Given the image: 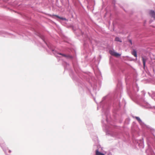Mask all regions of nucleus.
<instances>
[{
  "label": "nucleus",
  "mask_w": 155,
  "mask_h": 155,
  "mask_svg": "<svg viewBox=\"0 0 155 155\" xmlns=\"http://www.w3.org/2000/svg\"><path fill=\"white\" fill-rule=\"evenodd\" d=\"M149 14L152 17L155 18V12L153 10H150L149 12Z\"/></svg>",
  "instance_id": "obj_3"
},
{
  "label": "nucleus",
  "mask_w": 155,
  "mask_h": 155,
  "mask_svg": "<svg viewBox=\"0 0 155 155\" xmlns=\"http://www.w3.org/2000/svg\"><path fill=\"white\" fill-rule=\"evenodd\" d=\"M59 54L60 55H61L64 56V57H67V56L65 54H61V53H60Z\"/></svg>",
  "instance_id": "obj_9"
},
{
  "label": "nucleus",
  "mask_w": 155,
  "mask_h": 155,
  "mask_svg": "<svg viewBox=\"0 0 155 155\" xmlns=\"http://www.w3.org/2000/svg\"><path fill=\"white\" fill-rule=\"evenodd\" d=\"M135 118L137 120V121L139 123H140L141 122V119H140V118L139 117H135Z\"/></svg>",
  "instance_id": "obj_7"
},
{
  "label": "nucleus",
  "mask_w": 155,
  "mask_h": 155,
  "mask_svg": "<svg viewBox=\"0 0 155 155\" xmlns=\"http://www.w3.org/2000/svg\"><path fill=\"white\" fill-rule=\"evenodd\" d=\"M109 53L111 55L114 56L116 57H118L120 55V54H119L117 53L114 51L112 50L110 51Z\"/></svg>",
  "instance_id": "obj_2"
},
{
  "label": "nucleus",
  "mask_w": 155,
  "mask_h": 155,
  "mask_svg": "<svg viewBox=\"0 0 155 155\" xmlns=\"http://www.w3.org/2000/svg\"><path fill=\"white\" fill-rule=\"evenodd\" d=\"M54 16H56V17H57V18H60L62 20H66L67 19L65 18H62V17H61L57 15H54Z\"/></svg>",
  "instance_id": "obj_6"
},
{
  "label": "nucleus",
  "mask_w": 155,
  "mask_h": 155,
  "mask_svg": "<svg viewBox=\"0 0 155 155\" xmlns=\"http://www.w3.org/2000/svg\"><path fill=\"white\" fill-rule=\"evenodd\" d=\"M97 155H104V154L100 153L97 151Z\"/></svg>",
  "instance_id": "obj_8"
},
{
  "label": "nucleus",
  "mask_w": 155,
  "mask_h": 155,
  "mask_svg": "<svg viewBox=\"0 0 155 155\" xmlns=\"http://www.w3.org/2000/svg\"><path fill=\"white\" fill-rule=\"evenodd\" d=\"M132 54L134 57H137V51L135 50H133L131 52Z\"/></svg>",
  "instance_id": "obj_4"
},
{
  "label": "nucleus",
  "mask_w": 155,
  "mask_h": 155,
  "mask_svg": "<svg viewBox=\"0 0 155 155\" xmlns=\"http://www.w3.org/2000/svg\"><path fill=\"white\" fill-rule=\"evenodd\" d=\"M115 41H119L120 42H122V41L118 37H116L115 38Z\"/></svg>",
  "instance_id": "obj_5"
},
{
  "label": "nucleus",
  "mask_w": 155,
  "mask_h": 155,
  "mask_svg": "<svg viewBox=\"0 0 155 155\" xmlns=\"http://www.w3.org/2000/svg\"><path fill=\"white\" fill-rule=\"evenodd\" d=\"M96 155H97V150H95Z\"/></svg>",
  "instance_id": "obj_10"
},
{
  "label": "nucleus",
  "mask_w": 155,
  "mask_h": 155,
  "mask_svg": "<svg viewBox=\"0 0 155 155\" xmlns=\"http://www.w3.org/2000/svg\"><path fill=\"white\" fill-rule=\"evenodd\" d=\"M142 60L143 62L144 68L145 67L146 61L148 60V58L145 56H142L141 57Z\"/></svg>",
  "instance_id": "obj_1"
}]
</instances>
